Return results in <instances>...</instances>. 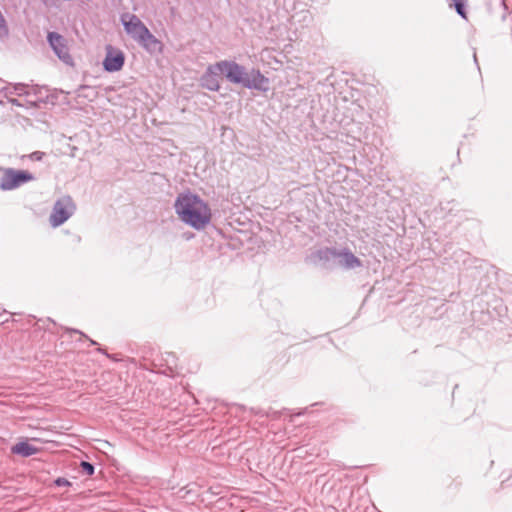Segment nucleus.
Segmentation results:
<instances>
[{
	"mask_svg": "<svg viewBox=\"0 0 512 512\" xmlns=\"http://www.w3.org/2000/svg\"><path fill=\"white\" fill-rule=\"evenodd\" d=\"M214 65H210L207 68V71L200 79L201 86L210 90V91H218L220 88L219 82L216 76L220 73L218 69H214Z\"/></svg>",
	"mask_w": 512,
	"mask_h": 512,
	"instance_id": "10",
	"label": "nucleus"
},
{
	"mask_svg": "<svg viewBox=\"0 0 512 512\" xmlns=\"http://www.w3.org/2000/svg\"><path fill=\"white\" fill-rule=\"evenodd\" d=\"M8 99V101L12 104V105H15V106H19V107H23V106H31L30 104H27L26 101L25 102H21L20 100L16 99V98H13L12 96H9V97H6Z\"/></svg>",
	"mask_w": 512,
	"mask_h": 512,
	"instance_id": "14",
	"label": "nucleus"
},
{
	"mask_svg": "<svg viewBox=\"0 0 512 512\" xmlns=\"http://www.w3.org/2000/svg\"><path fill=\"white\" fill-rule=\"evenodd\" d=\"M33 179L34 176L28 171L8 168L1 177L0 188L4 191L13 190Z\"/></svg>",
	"mask_w": 512,
	"mask_h": 512,
	"instance_id": "5",
	"label": "nucleus"
},
{
	"mask_svg": "<svg viewBox=\"0 0 512 512\" xmlns=\"http://www.w3.org/2000/svg\"><path fill=\"white\" fill-rule=\"evenodd\" d=\"M82 471L87 475H92L94 473V466L89 462H81Z\"/></svg>",
	"mask_w": 512,
	"mask_h": 512,
	"instance_id": "13",
	"label": "nucleus"
},
{
	"mask_svg": "<svg viewBox=\"0 0 512 512\" xmlns=\"http://www.w3.org/2000/svg\"><path fill=\"white\" fill-rule=\"evenodd\" d=\"M214 69L224 74L229 82L241 84L246 88L263 89V86L268 83V79L259 70L248 73L243 66L234 61L217 62Z\"/></svg>",
	"mask_w": 512,
	"mask_h": 512,
	"instance_id": "2",
	"label": "nucleus"
},
{
	"mask_svg": "<svg viewBox=\"0 0 512 512\" xmlns=\"http://www.w3.org/2000/svg\"><path fill=\"white\" fill-rule=\"evenodd\" d=\"M453 3H454L457 13L459 15H461L462 17H465L464 0H453Z\"/></svg>",
	"mask_w": 512,
	"mask_h": 512,
	"instance_id": "12",
	"label": "nucleus"
},
{
	"mask_svg": "<svg viewBox=\"0 0 512 512\" xmlns=\"http://www.w3.org/2000/svg\"><path fill=\"white\" fill-rule=\"evenodd\" d=\"M76 205L70 196L58 199L50 215L49 221L52 227H58L66 222L75 212Z\"/></svg>",
	"mask_w": 512,
	"mask_h": 512,
	"instance_id": "4",
	"label": "nucleus"
},
{
	"mask_svg": "<svg viewBox=\"0 0 512 512\" xmlns=\"http://www.w3.org/2000/svg\"><path fill=\"white\" fill-rule=\"evenodd\" d=\"M174 208L179 218L196 230L204 229L211 221L209 205L198 195L190 192L179 194Z\"/></svg>",
	"mask_w": 512,
	"mask_h": 512,
	"instance_id": "1",
	"label": "nucleus"
},
{
	"mask_svg": "<svg viewBox=\"0 0 512 512\" xmlns=\"http://www.w3.org/2000/svg\"><path fill=\"white\" fill-rule=\"evenodd\" d=\"M47 40L54 53L61 61H63L65 64L73 63V58L69 53L67 40L62 35L56 32H49L47 35Z\"/></svg>",
	"mask_w": 512,
	"mask_h": 512,
	"instance_id": "8",
	"label": "nucleus"
},
{
	"mask_svg": "<svg viewBox=\"0 0 512 512\" xmlns=\"http://www.w3.org/2000/svg\"><path fill=\"white\" fill-rule=\"evenodd\" d=\"M43 156H44V153L40 152V151H36V152H33L32 154H30V158L34 161L42 160Z\"/></svg>",
	"mask_w": 512,
	"mask_h": 512,
	"instance_id": "15",
	"label": "nucleus"
},
{
	"mask_svg": "<svg viewBox=\"0 0 512 512\" xmlns=\"http://www.w3.org/2000/svg\"><path fill=\"white\" fill-rule=\"evenodd\" d=\"M12 452L14 454L28 457V456L36 454L38 452V449L35 446L29 444L28 442L23 441V442H19V443L15 444L12 447Z\"/></svg>",
	"mask_w": 512,
	"mask_h": 512,
	"instance_id": "11",
	"label": "nucleus"
},
{
	"mask_svg": "<svg viewBox=\"0 0 512 512\" xmlns=\"http://www.w3.org/2000/svg\"><path fill=\"white\" fill-rule=\"evenodd\" d=\"M3 93L5 97L14 95L25 97L26 103L30 104L31 106H35L38 101L36 88L23 83L9 84L3 88Z\"/></svg>",
	"mask_w": 512,
	"mask_h": 512,
	"instance_id": "7",
	"label": "nucleus"
},
{
	"mask_svg": "<svg viewBox=\"0 0 512 512\" xmlns=\"http://www.w3.org/2000/svg\"><path fill=\"white\" fill-rule=\"evenodd\" d=\"M56 483H57L58 485L69 484V482H68L67 480H65V479H58V480L56 481Z\"/></svg>",
	"mask_w": 512,
	"mask_h": 512,
	"instance_id": "16",
	"label": "nucleus"
},
{
	"mask_svg": "<svg viewBox=\"0 0 512 512\" xmlns=\"http://www.w3.org/2000/svg\"><path fill=\"white\" fill-rule=\"evenodd\" d=\"M90 342H91L92 345L96 344V342L93 341V340H90Z\"/></svg>",
	"mask_w": 512,
	"mask_h": 512,
	"instance_id": "17",
	"label": "nucleus"
},
{
	"mask_svg": "<svg viewBox=\"0 0 512 512\" xmlns=\"http://www.w3.org/2000/svg\"><path fill=\"white\" fill-rule=\"evenodd\" d=\"M321 253L326 259H336L337 264L345 269H354L362 266L361 260L348 249L337 250L335 248H327Z\"/></svg>",
	"mask_w": 512,
	"mask_h": 512,
	"instance_id": "6",
	"label": "nucleus"
},
{
	"mask_svg": "<svg viewBox=\"0 0 512 512\" xmlns=\"http://www.w3.org/2000/svg\"><path fill=\"white\" fill-rule=\"evenodd\" d=\"M125 32L145 49L152 51L160 44L138 16L123 13L120 17Z\"/></svg>",
	"mask_w": 512,
	"mask_h": 512,
	"instance_id": "3",
	"label": "nucleus"
},
{
	"mask_svg": "<svg viewBox=\"0 0 512 512\" xmlns=\"http://www.w3.org/2000/svg\"><path fill=\"white\" fill-rule=\"evenodd\" d=\"M125 62L124 53L111 45L106 47V56L103 60V67L108 72H116L122 69Z\"/></svg>",
	"mask_w": 512,
	"mask_h": 512,
	"instance_id": "9",
	"label": "nucleus"
}]
</instances>
